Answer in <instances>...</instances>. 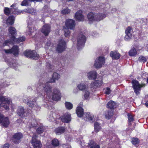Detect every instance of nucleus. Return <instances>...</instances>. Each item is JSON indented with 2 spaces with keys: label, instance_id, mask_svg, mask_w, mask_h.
<instances>
[{
  "label": "nucleus",
  "instance_id": "obj_1",
  "mask_svg": "<svg viewBox=\"0 0 148 148\" xmlns=\"http://www.w3.org/2000/svg\"><path fill=\"white\" fill-rule=\"evenodd\" d=\"M8 31L10 33L12 36L10 40H6L5 41L3 44V47L8 45L9 44L13 42V41H15L16 38L14 36L16 34V29L12 27H10L9 28Z\"/></svg>",
  "mask_w": 148,
  "mask_h": 148
},
{
  "label": "nucleus",
  "instance_id": "obj_2",
  "mask_svg": "<svg viewBox=\"0 0 148 148\" xmlns=\"http://www.w3.org/2000/svg\"><path fill=\"white\" fill-rule=\"evenodd\" d=\"M132 83L134 92L137 95L140 94L139 92L140 90V88L142 87L145 86L146 85L145 84H140L138 81L135 80H132Z\"/></svg>",
  "mask_w": 148,
  "mask_h": 148
},
{
  "label": "nucleus",
  "instance_id": "obj_3",
  "mask_svg": "<svg viewBox=\"0 0 148 148\" xmlns=\"http://www.w3.org/2000/svg\"><path fill=\"white\" fill-rule=\"evenodd\" d=\"M24 55L26 57L37 59L38 58L39 55L34 51L26 50L24 52Z\"/></svg>",
  "mask_w": 148,
  "mask_h": 148
},
{
  "label": "nucleus",
  "instance_id": "obj_4",
  "mask_svg": "<svg viewBox=\"0 0 148 148\" xmlns=\"http://www.w3.org/2000/svg\"><path fill=\"white\" fill-rule=\"evenodd\" d=\"M0 101L1 102L0 104V107H3L6 110L9 109L8 105L10 103V102L8 98H5L3 96H1L0 97Z\"/></svg>",
  "mask_w": 148,
  "mask_h": 148
},
{
  "label": "nucleus",
  "instance_id": "obj_5",
  "mask_svg": "<svg viewBox=\"0 0 148 148\" xmlns=\"http://www.w3.org/2000/svg\"><path fill=\"white\" fill-rule=\"evenodd\" d=\"M66 48V43L64 40H60L56 48V51L58 53H61L64 51Z\"/></svg>",
  "mask_w": 148,
  "mask_h": 148
},
{
  "label": "nucleus",
  "instance_id": "obj_6",
  "mask_svg": "<svg viewBox=\"0 0 148 148\" xmlns=\"http://www.w3.org/2000/svg\"><path fill=\"white\" fill-rule=\"evenodd\" d=\"M38 89H40L41 90H44L47 93H50L51 92V87L48 85V82L45 84L39 83L38 84Z\"/></svg>",
  "mask_w": 148,
  "mask_h": 148
},
{
  "label": "nucleus",
  "instance_id": "obj_7",
  "mask_svg": "<svg viewBox=\"0 0 148 148\" xmlns=\"http://www.w3.org/2000/svg\"><path fill=\"white\" fill-rule=\"evenodd\" d=\"M105 59L103 57L100 56L96 59L94 64V67L96 68H99L102 67L105 63Z\"/></svg>",
  "mask_w": 148,
  "mask_h": 148
},
{
  "label": "nucleus",
  "instance_id": "obj_8",
  "mask_svg": "<svg viewBox=\"0 0 148 148\" xmlns=\"http://www.w3.org/2000/svg\"><path fill=\"white\" fill-rule=\"evenodd\" d=\"M86 41V37L83 35H80L78 37L77 40V46L78 49H80L84 45Z\"/></svg>",
  "mask_w": 148,
  "mask_h": 148
},
{
  "label": "nucleus",
  "instance_id": "obj_9",
  "mask_svg": "<svg viewBox=\"0 0 148 148\" xmlns=\"http://www.w3.org/2000/svg\"><path fill=\"white\" fill-rule=\"evenodd\" d=\"M5 127H7L10 124L9 120L7 117H4L3 115L0 113V123Z\"/></svg>",
  "mask_w": 148,
  "mask_h": 148
},
{
  "label": "nucleus",
  "instance_id": "obj_10",
  "mask_svg": "<svg viewBox=\"0 0 148 148\" xmlns=\"http://www.w3.org/2000/svg\"><path fill=\"white\" fill-rule=\"evenodd\" d=\"M37 137V136L36 135L33 136L32 140V144L34 148H41V144L40 141L36 139V138Z\"/></svg>",
  "mask_w": 148,
  "mask_h": 148
},
{
  "label": "nucleus",
  "instance_id": "obj_11",
  "mask_svg": "<svg viewBox=\"0 0 148 148\" xmlns=\"http://www.w3.org/2000/svg\"><path fill=\"white\" fill-rule=\"evenodd\" d=\"M77 87L79 90L82 91L89 90L90 88L86 82H81L77 85Z\"/></svg>",
  "mask_w": 148,
  "mask_h": 148
},
{
  "label": "nucleus",
  "instance_id": "obj_12",
  "mask_svg": "<svg viewBox=\"0 0 148 148\" xmlns=\"http://www.w3.org/2000/svg\"><path fill=\"white\" fill-rule=\"evenodd\" d=\"M25 12L30 13L33 15H35L36 14L35 10L33 8H27V9L23 10H18L17 12L14 11L13 13L15 14H20L21 13H23Z\"/></svg>",
  "mask_w": 148,
  "mask_h": 148
},
{
  "label": "nucleus",
  "instance_id": "obj_13",
  "mask_svg": "<svg viewBox=\"0 0 148 148\" xmlns=\"http://www.w3.org/2000/svg\"><path fill=\"white\" fill-rule=\"evenodd\" d=\"M75 17L77 20L79 21H83L84 19V17L83 14L81 10L77 11L75 14Z\"/></svg>",
  "mask_w": 148,
  "mask_h": 148
},
{
  "label": "nucleus",
  "instance_id": "obj_14",
  "mask_svg": "<svg viewBox=\"0 0 148 148\" xmlns=\"http://www.w3.org/2000/svg\"><path fill=\"white\" fill-rule=\"evenodd\" d=\"M23 137V135L21 133H17L13 135L12 140L14 143H18L20 142V140Z\"/></svg>",
  "mask_w": 148,
  "mask_h": 148
},
{
  "label": "nucleus",
  "instance_id": "obj_15",
  "mask_svg": "<svg viewBox=\"0 0 148 148\" xmlns=\"http://www.w3.org/2000/svg\"><path fill=\"white\" fill-rule=\"evenodd\" d=\"M61 98L60 91L58 89H55L53 92L52 96V99L54 101H58Z\"/></svg>",
  "mask_w": 148,
  "mask_h": 148
},
{
  "label": "nucleus",
  "instance_id": "obj_16",
  "mask_svg": "<svg viewBox=\"0 0 148 148\" xmlns=\"http://www.w3.org/2000/svg\"><path fill=\"white\" fill-rule=\"evenodd\" d=\"M75 21L72 19L67 20L65 22L66 26L71 29H73L75 26Z\"/></svg>",
  "mask_w": 148,
  "mask_h": 148
},
{
  "label": "nucleus",
  "instance_id": "obj_17",
  "mask_svg": "<svg viewBox=\"0 0 148 148\" xmlns=\"http://www.w3.org/2000/svg\"><path fill=\"white\" fill-rule=\"evenodd\" d=\"M41 31L45 36L48 35L50 31V27L48 24L44 25L41 29Z\"/></svg>",
  "mask_w": 148,
  "mask_h": 148
},
{
  "label": "nucleus",
  "instance_id": "obj_18",
  "mask_svg": "<svg viewBox=\"0 0 148 148\" xmlns=\"http://www.w3.org/2000/svg\"><path fill=\"white\" fill-rule=\"evenodd\" d=\"M126 35L125 37V40H128L130 39L132 37V31L131 28L129 27L126 28L125 30Z\"/></svg>",
  "mask_w": 148,
  "mask_h": 148
},
{
  "label": "nucleus",
  "instance_id": "obj_19",
  "mask_svg": "<svg viewBox=\"0 0 148 148\" xmlns=\"http://www.w3.org/2000/svg\"><path fill=\"white\" fill-rule=\"evenodd\" d=\"M71 120V114L69 113H65L61 117V121L64 123H68Z\"/></svg>",
  "mask_w": 148,
  "mask_h": 148
},
{
  "label": "nucleus",
  "instance_id": "obj_20",
  "mask_svg": "<svg viewBox=\"0 0 148 148\" xmlns=\"http://www.w3.org/2000/svg\"><path fill=\"white\" fill-rule=\"evenodd\" d=\"M102 81L101 80L95 81L94 82L91 83V88H96L97 87L101 85Z\"/></svg>",
  "mask_w": 148,
  "mask_h": 148
},
{
  "label": "nucleus",
  "instance_id": "obj_21",
  "mask_svg": "<svg viewBox=\"0 0 148 148\" xmlns=\"http://www.w3.org/2000/svg\"><path fill=\"white\" fill-rule=\"evenodd\" d=\"M97 73L95 71H92L88 72L87 75V77L89 79H94L97 77Z\"/></svg>",
  "mask_w": 148,
  "mask_h": 148
},
{
  "label": "nucleus",
  "instance_id": "obj_22",
  "mask_svg": "<svg viewBox=\"0 0 148 148\" xmlns=\"http://www.w3.org/2000/svg\"><path fill=\"white\" fill-rule=\"evenodd\" d=\"M60 77V76L58 73L54 72L53 73L52 77L49 82L50 83L54 82L56 80H58Z\"/></svg>",
  "mask_w": 148,
  "mask_h": 148
},
{
  "label": "nucleus",
  "instance_id": "obj_23",
  "mask_svg": "<svg viewBox=\"0 0 148 148\" xmlns=\"http://www.w3.org/2000/svg\"><path fill=\"white\" fill-rule=\"evenodd\" d=\"M110 56L113 59H118L120 56V54L116 51H112L110 53Z\"/></svg>",
  "mask_w": 148,
  "mask_h": 148
},
{
  "label": "nucleus",
  "instance_id": "obj_24",
  "mask_svg": "<svg viewBox=\"0 0 148 148\" xmlns=\"http://www.w3.org/2000/svg\"><path fill=\"white\" fill-rule=\"evenodd\" d=\"M76 112L79 117H81L84 114L83 109L81 107L78 106L76 109Z\"/></svg>",
  "mask_w": 148,
  "mask_h": 148
},
{
  "label": "nucleus",
  "instance_id": "obj_25",
  "mask_svg": "<svg viewBox=\"0 0 148 148\" xmlns=\"http://www.w3.org/2000/svg\"><path fill=\"white\" fill-rule=\"evenodd\" d=\"M106 16V14L98 13L95 14V21H100L103 19Z\"/></svg>",
  "mask_w": 148,
  "mask_h": 148
},
{
  "label": "nucleus",
  "instance_id": "obj_26",
  "mask_svg": "<svg viewBox=\"0 0 148 148\" xmlns=\"http://www.w3.org/2000/svg\"><path fill=\"white\" fill-rule=\"evenodd\" d=\"M65 128L64 127H60L55 129V132L57 135H59L64 132Z\"/></svg>",
  "mask_w": 148,
  "mask_h": 148
},
{
  "label": "nucleus",
  "instance_id": "obj_27",
  "mask_svg": "<svg viewBox=\"0 0 148 148\" xmlns=\"http://www.w3.org/2000/svg\"><path fill=\"white\" fill-rule=\"evenodd\" d=\"M11 50V53H13L15 56H17L18 53V48L17 46H14L13 47Z\"/></svg>",
  "mask_w": 148,
  "mask_h": 148
},
{
  "label": "nucleus",
  "instance_id": "obj_28",
  "mask_svg": "<svg viewBox=\"0 0 148 148\" xmlns=\"http://www.w3.org/2000/svg\"><path fill=\"white\" fill-rule=\"evenodd\" d=\"M87 18L90 21H95V14L92 12L89 13L87 15Z\"/></svg>",
  "mask_w": 148,
  "mask_h": 148
},
{
  "label": "nucleus",
  "instance_id": "obj_29",
  "mask_svg": "<svg viewBox=\"0 0 148 148\" xmlns=\"http://www.w3.org/2000/svg\"><path fill=\"white\" fill-rule=\"evenodd\" d=\"M30 99L29 98H25L23 100V101L24 102L27 103V105L30 107L31 108H33V107L34 106V105H36V103L35 102H34L32 104V105H31V102H29Z\"/></svg>",
  "mask_w": 148,
  "mask_h": 148
},
{
  "label": "nucleus",
  "instance_id": "obj_30",
  "mask_svg": "<svg viewBox=\"0 0 148 148\" xmlns=\"http://www.w3.org/2000/svg\"><path fill=\"white\" fill-rule=\"evenodd\" d=\"M113 115V112L112 110H111L107 111L105 112V116L106 119H109L111 118Z\"/></svg>",
  "mask_w": 148,
  "mask_h": 148
},
{
  "label": "nucleus",
  "instance_id": "obj_31",
  "mask_svg": "<svg viewBox=\"0 0 148 148\" xmlns=\"http://www.w3.org/2000/svg\"><path fill=\"white\" fill-rule=\"evenodd\" d=\"M17 112L19 115L21 117L23 116V114L25 113L24 109L23 107H19L17 110Z\"/></svg>",
  "mask_w": 148,
  "mask_h": 148
},
{
  "label": "nucleus",
  "instance_id": "obj_32",
  "mask_svg": "<svg viewBox=\"0 0 148 148\" xmlns=\"http://www.w3.org/2000/svg\"><path fill=\"white\" fill-rule=\"evenodd\" d=\"M116 103L114 101H111L109 102L107 106L108 108L110 109H113L116 107Z\"/></svg>",
  "mask_w": 148,
  "mask_h": 148
},
{
  "label": "nucleus",
  "instance_id": "obj_33",
  "mask_svg": "<svg viewBox=\"0 0 148 148\" xmlns=\"http://www.w3.org/2000/svg\"><path fill=\"white\" fill-rule=\"evenodd\" d=\"M14 17L13 16L9 17L6 21L7 24L8 25H12L14 23Z\"/></svg>",
  "mask_w": 148,
  "mask_h": 148
},
{
  "label": "nucleus",
  "instance_id": "obj_34",
  "mask_svg": "<svg viewBox=\"0 0 148 148\" xmlns=\"http://www.w3.org/2000/svg\"><path fill=\"white\" fill-rule=\"evenodd\" d=\"M88 145V148H99V146L96 144L93 141H91Z\"/></svg>",
  "mask_w": 148,
  "mask_h": 148
},
{
  "label": "nucleus",
  "instance_id": "obj_35",
  "mask_svg": "<svg viewBox=\"0 0 148 148\" xmlns=\"http://www.w3.org/2000/svg\"><path fill=\"white\" fill-rule=\"evenodd\" d=\"M84 115L86 116V118L89 121H91L93 122L95 121L93 119V116L90 114V113H84Z\"/></svg>",
  "mask_w": 148,
  "mask_h": 148
},
{
  "label": "nucleus",
  "instance_id": "obj_36",
  "mask_svg": "<svg viewBox=\"0 0 148 148\" xmlns=\"http://www.w3.org/2000/svg\"><path fill=\"white\" fill-rule=\"evenodd\" d=\"M69 29V28L66 27H63V30L64 32V36L65 37H68L70 33Z\"/></svg>",
  "mask_w": 148,
  "mask_h": 148
},
{
  "label": "nucleus",
  "instance_id": "obj_37",
  "mask_svg": "<svg viewBox=\"0 0 148 148\" xmlns=\"http://www.w3.org/2000/svg\"><path fill=\"white\" fill-rule=\"evenodd\" d=\"M91 89L90 87L89 88V90H85L84 97L85 99H87L89 98L90 94V90H91Z\"/></svg>",
  "mask_w": 148,
  "mask_h": 148
},
{
  "label": "nucleus",
  "instance_id": "obj_38",
  "mask_svg": "<svg viewBox=\"0 0 148 148\" xmlns=\"http://www.w3.org/2000/svg\"><path fill=\"white\" fill-rule=\"evenodd\" d=\"M95 131L96 132H97L101 129V127L100 124L98 122H96L94 124Z\"/></svg>",
  "mask_w": 148,
  "mask_h": 148
},
{
  "label": "nucleus",
  "instance_id": "obj_39",
  "mask_svg": "<svg viewBox=\"0 0 148 148\" xmlns=\"http://www.w3.org/2000/svg\"><path fill=\"white\" fill-rule=\"evenodd\" d=\"M129 54L130 56H134L136 55L137 52L134 48L132 49L129 51Z\"/></svg>",
  "mask_w": 148,
  "mask_h": 148
},
{
  "label": "nucleus",
  "instance_id": "obj_40",
  "mask_svg": "<svg viewBox=\"0 0 148 148\" xmlns=\"http://www.w3.org/2000/svg\"><path fill=\"white\" fill-rule=\"evenodd\" d=\"M65 104L66 108L68 109L71 110L73 108V105L70 102H65Z\"/></svg>",
  "mask_w": 148,
  "mask_h": 148
},
{
  "label": "nucleus",
  "instance_id": "obj_41",
  "mask_svg": "<svg viewBox=\"0 0 148 148\" xmlns=\"http://www.w3.org/2000/svg\"><path fill=\"white\" fill-rule=\"evenodd\" d=\"M71 12V10L68 8H66L63 9L61 11L62 14H69Z\"/></svg>",
  "mask_w": 148,
  "mask_h": 148
},
{
  "label": "nucleus",
  "instance_id": "obj_42",
  "mask_svg": "<svg viewBox=\"0 0 148 148\" xmlns=\"http://www.w3.org/2000/svg\"><path fill=\"white\" fill-rule=\"evenodd\" d=\"M30 124H31V126H30V127L31 128L32 127H36L38 124V123L36 120L33 119L30 122Z\"/></svg>",
  "mask_w": 148,
  "mask_h": 148
},
{
  "label": "nucleus",
  "instance_id": "obj_43",
  "mask_svg": "<svg viewBox=\"0 0 148 148\" xmlns=\"http://www.w3.org/2000/svg\"><path fill=\"white\" fill-rule=\"evenodd\" d=\"M16 3H14L12 4L11 6V7H12L14 8L13 9L12 8H11L10 9L11 11H12V13L14 14H15L13 13L14 11H15L17 12V11H18V10H19L18 9V8L17 7H16Z\"/></svg>",
  "mask_w": 148,
  "mask_h": 148
},
{
  "label": "nucleus",
  "instance_id": "obj_44",
  "mask_svg": "<svg viewBox=\"0 0 148 148\" xmlns=\"http://www.w3.org/2000/svg\"><path fill=\"white\" fill-rule=\"evenodd\" d=\"M131 141L132 143L134 145H136L139 143V141L138 138H132Z\"/></svg>",
  "mask_w": 148,
  "mask_h": 148
},
{
  "label": "nucleus",
  "instance_id": "obj_45",
  "mask_svg": "<svg viewBox=\"0 0 148 148\" xmlns=\"http://www.w3.org/2000/svg\"><path fill=\"white\" fill-rule=\"evenodd\" d=\"M52 145L54 146H57L59 145V142L56 139H54L52 141Z\"/></svg>",
  "mask_w": 148,
  "mask_h": 148
},
{
  "label": "nucleus",
  "instance_id": "obj_46",
  "mask_svg": "<svg viewBox=\"0 0 148 148\" xmlns=\"http://www.w3.org/2000/svg\"><path fill=\"white\" fill-rule=\"evenodd\" d=\"M36 131L38 134L42 133L43 132V128L42 126H40L36 129Z\"/></svg>",
  "mask_w": 148,
  "mask_h": 148
},
{
  "label": "nucleus",
  "instance_id": "obj_47",
  "mask_svg": "<svg viewBox=\"0 0 148 148\" xmlns=\"http://www.w3.org/2000/svg\"><path fill=\"white\" fill-rule=\"evenodd\" d=\"M138 60L140 62L144 63L147 60L146 58L144 56H140Z\"/></svg>",
  "mask_w": 148,
  "mask_h": 148
},
{
  "label": "nucleus",
  "instance_id": "obj_48",
  "mask_svg": "<svg viewBox=\"0 0 148 148\" xmlns=\"http://www.w3.org/2000/svg\"><path fill=\"white\" fill-rule=\"evenodd\" d=\"M12 12L8 8H5L4 10V12L5 14L7 15H9L10 12Z\"/></svg>",
  "mask_w": 148,
  "mask_h": 148
},
{
  "label": "nucleus",
  "instance_id": "obj_49",
  "mask_svg": "<svg viewBox=\"0 0 148 148\" xmlns=\"http://www.w3.org/2000/svg\"><path fill=\"white\" fill-rule=\"evenodd\" d=\"M25 40V38L24 36H22L19 37L16 39V40L18 42H20L24 41Z\"/></svg>",
  "mask_w": 148,
  "mask_h": 148
},
{
  "label": "nucleus",
  "instance_id": "obj_50",
  "mask_svg": "<svg viewBox=\"0 0 148 148\" xmlns=\"http://www.w3.org/2000/svg\"><path fill=\"white\" fill-rule=\"evenodd\" d=\"M127 116L128 120L129 122L133 121L134 119L132 115L128 114Z\"/></svg>",
  "mask_w": 148,
  "mask_h": 148
},
{
  "label": "nucleus",
  "instance_id": "obj_51",
  "mask_svg": "<svg viewBox=\"0 0 148 148\" xmlns=\"http://www.w3.org/2000/svg\"><path fill=\"white\" fill-rule=\"evenodd\" d=\"M105 93L106 94L108 95L111 92V90L109 88H107L105 89Z\"/></svg>",
  "mask_w": 148,
  "mask_h": 148
},
{
  "label": "nucleus",
  "instance_id": "obj_52",
  "mask_svg": "<svg viewBox=\"0 0 148 148\" xmlns=\"http://www.w3.org/2000/svg\"><path fill=\"white\" fill-rule=\"evenodd\" d=\"M51 42L50 41H48L45 44V48L46 49H48L49 48V47L51 45Z\"/></svg>",
  "mask_w": 148,
  "mask_h": 148
},
{
  "label": "nucleus",
  "instance_id": "obj_53",
  "mask_svg": "<svg viewBox=\"0 0 148 148\" xmlns=\"http://www.w3.org/2000/svg\"><path fill=\"white\" fill-rule=\"evenodd\" d=\"M3 51H4L5 53H11V49H4Z\"/></svg>",
  "mask_w": 148,
  "mask_h": 148
},
{
  "label": "nucleus",
  "instance_id": "obj_54",
  "mask_svg": "<svg viewBox=\"0 0 148 148\" xmlns=\"http://www.w3.org/2000/svg\"><path fill=\"white\" fill-rule=\"evenodd\" d=\"M9 147V145L8 143H6L3 146V148H8Z\"/></svg>",
  "mask_w": 148,
  "mask_h": 148
},
{
  "label": "nucleus",
  "instance_id": "obj_55",
  "mask_svg": "<svg viewBox=\"0 0 148 148\" xmlns=\"http://www.w3.org/2000/svg\"><path fill=\"white\" fill-rule=\"evenodd\" d=\"M142 77L143 78H145V77H148V74L146 73H145L143 74Z\"/></svg>",
  "mask_w": 148,
  "mask_h": 148
},
{
  "label": "nucleus",
  "instance_id": "obj_56",
  "mask_svg": "<svg viewBox=\"0 0 148 148\" xmlns=\"http://www.w3.org/2000/svg\"><path fill=\"white\" fill-rule=\"evenodd\" d=\"M79 143L81 145V146H84V141L82 139H81L79 140Z\"/></svg>",
  "mask_w": 148,
  "mask_h": 148
},
{
  "label": "nucleus",
  "instance_id": "obj_57",
  "mask_svg": "<svg viewBox=\"0 0 148 148\" xmlns=\"http://www.w3.org/2000/svg\"><path fill=\"white\" fill-rule=\"evenodd\" d=\"M29 102H31V105H32V104L34 103V102H35L36 103V105H34V106L33 107H34L35 106H36V101H33V100L32 101H31L29 100Z\"/></svg>",
  "mask_w": 148,
  "mask_h": 148
},
{
  "label": "nucleus",
  "instance_id": "obj_58",
  "mask_svg": "<svg viewBox=\"0 0 148 148\" xmlns=\"http://www.w3.org/2000/svg\"><path fill=\"white\" fill-rule=\"evenodd\" d=\"M32 29L30 28L29 29V32L28 31V32H27V33L28 34H29L32 33V31H31Z\"/></svg>",
  "mask_w": 148,
  "mask_h": 148
},
{
  "label": "nucleus",
  "instance_id": "obj_59",
  "mask_svg": "<svg viewBox=\"0 0 148 148\" xmlns=\"http://www.w3.org/2000/svg\"><path fill=\"white\" fill-rule=\"evenodd\" d=\"M145 105L146 106L148 107V101H147L145 103Z\"/></svg>",
  "mask_w": 148,
  "mask_h": 148
},
{
  "label": "nucleus",
  "instance_id": "obj_60",
  "mask_svg": "<svg viewBox=\"0 0 148 148\" xmlns=\"http://www.w3.org/2000/svg\"><path fill=\"white\" fill-rule=\"evenodd\" d=\"M147 83H148V77L147 78Z\"/></svg>",
  "mask_w": 148,
  "mask_h": 148
},
{
  "label": "nucleus",
  "instance_id": "obj_61",
  "mask_svg": "<svg viewBox=\"0 0 148 148\" xmlns=\"http://www.w3.org/2000/svg\"><path fill=\"white\" fill-rule=\"evenodd\" d=\"M82 104H83V103H82V102H80V104L81 105H82Z\"/></svg>",
  "mask_w": 148,
  "mask_h": 148
},
{
  "label": "nucleus",
  "instance_id": "obj_62",
  "mask_svg": "<svg viewBox=\"0 0 148 148\" xmlns=\"http://www.w3.org/2000/svg\"><path fill=\"white\" fill-rule=\"evenodd\" d=\"M89 1L90 2L92 1L93 0H89Z\"/></svg>",
  "mask_w": 148,
  "mask_h": 148
}]
</instances>
